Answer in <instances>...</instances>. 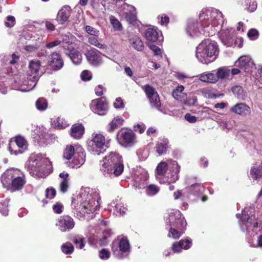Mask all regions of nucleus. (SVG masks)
<instances>
[{
  "instance_id": "57",
  "label": "nucleus",
  "mask_w": 262,
  "mask_h": 262,
  "mask_svg": "<svg viewBox=\"0 0 262 262\" xmlns=\"http://www.w3.org/2000/svg\"><path fill=\"white\" fill-rule=\"evenodd\" d=\"M92 77V73L88 70H84L81 74V78L83 81L90 80Z\"/></svg>"
},
{
  "instance_id": "51",
  "label": "nucleus",
  "mask_w": 262,
  "mask_h": 262,
  "mask_svg": "<svg viewBox=\"0 0 262 262\" xmlns=\"http://www.w3.org/2000/svg\"><path fill=\"white\" fill-rule=\"evenodd\" d=\"M111 256L110 251L106 249H102L99 251V258L103 260H107Z\"/></svg>"
},
{
  "instance_id": "21",
  "label": "nucleus",
  "mask_w": 262,
  "mask_h": 262,
  "mask_svg": "<svg viewBox=\"0 0 262 262\" xmlns=\"http://www.w3.org/2000/svg\"><path fill=\"white\" fill-rule=\"evenodd\" d=\"M90 64L94 66H98L102 62L101 53L94 48L88 50L85 54Z\"/></svg>"
},
{
  "instance_id": "36",
  "label": "nucleus",
  "mask_w": 262,
  "mask_h": 262,
  "mask_svg": "<svg viewBox=\"0 0 262 262\" xmlns=\"http://www.w3.org/2000/svg\"><path fill=\"white\" fill-rule=\"evenodd\" d=\"M123 122L124 120L122 117L119 116L115 117L108 125L107 131L110 133L114 132L116 128L122 125Z\"/></svg>"
},
{
  "instance_id": "52",
  "label": "nucleus",
  "mask_w": 262,
  "mask_h": 262,
  "mask_svg": "<svg viewBox=\"0 0 262 262\" xmlns=\"http://www.w3.org/2000/svg\"><path fill=\"white\" fill-rule=\"evenodd\" d=\"M85 30L89 35L96 37H98L100 34L98 30L88 25L85 27Z\"/></svg>"
},
{
  "instance_id": "11",
  "label": "nucleus",
  "mask_w": 262,
  "mask_h": 262,
  "mask_svg": "<svg viewBox=\"0 0 262 262\" xmlns=\"http://www.w3.org/2000/svg\"><path fill=\"white\" fill-rule=\"evenodd\" d=\"M108 147V142L100 134H93L92 139L88 142V150L94 155L104 153Z\"/></svg>"
},
{
  "instance_id": "5",
  "label": "nucleus",
  "mask_w": 262,
  "mask_h": 262,
  "mask_svg": "<svg viewBox=\"0 0 262 262\" xmlns=\"http://www.w3.org/2000/svg\"><path fill=\"white\" fill-rule=\"evenodd\" d=\"M100 171L105 177H118L124 169L122 157L119 154L111 152L101 161Z\"/></svg>"
},
{
  "instance_id": "43",
  "label": "nucleus",
  "mask_w": 262,
  "mask_h": 262,
  "mask_svg": "<svg viewBox=\"0 0 262 262\" xmlns=\"http://www.w3.org/2000/svg\"><path fill=\"white\" fill-rule=\"evenodd\" d=\"M96 36H94L93 37H90L88 38V42L91 45H93L99 49H106V46L104 44L100 42L99 40H98L97 38L96 37Z\"/></svg>"
},
{
  "instance_id": "33",
  "label": "nucleus",
  "mask_w": 262,
  "mask_h": 262,
  "mask_svg": "<svg viewBox=\"0 0 262 262\" xmlns=\"http://www.w3.org/2000/svg\"><path fill=\"white\" fill-rule=\"evenodd\" d=\"M249 177L253 180H257L262 177V163L255 164L251 167Z\"/></svg>"
},
{
  "instance_id": "13",
  "label": "nucleus",
  "mask_w": 262,
  "mask_h": 262,
  "mask_svg": "<svg viewBox=\"0 0 262 262\" xmlns=\"http://www.w3.org/2000/svg\"><path fill=\"white\" fill-rule=\"evenodd\" d=\"M143 89L149 101L150 107L157 110L162 113L166 114V110L161 108V103L156 89L149 84L145 85L143 87Z\"/></svg>"
},
{
  "instance_id": "64",
  "label": "nucleus",
  "mask_w": 262,
  "mask_h": 262,
  "mask_svg": "<svg viewBox=\"0 0 262 262\" xmlns=\"http://www.w3.org/2000/svg\"><path fill=\"white\" fill-rule=\"evenodd\" d=\"M122 7L124 9L128 11L127 12L137 13L136 8L133 5L125 3L123 4Z\"/></svg>"
},
{
  "instance_id": "24",
  "label": "nucleus",
  "mask_w": 262,
  "mask_h": 262,
  "mask_svg": "<svg viewBox=\"0 0 262 262\" xmlns=\"http://www.w3.org/2000/svg\"><path fill=\"white\" fill-rule=\"evenodd\" d=\"M192 246V240L189 238L182 239L178 242H174L172 245L171 249L174 253H180L182 249L187 250Z\"/></svg>"
},
{
  "instance_id": "40",
  "label": "nucleus",
  "mask_w": 262,
  "mask_h": 262,
  "mask_svg": "<svg viewBox=\"0 0 262 262\" xmlns=\"http://www.w3.org/2000/svg\"><path fill=\"white\" fill-rule=\"evenodd\" d=\"M144 189H145L146 194L149 196H153L156 195L160 191V187L153 184H147Z\"/></svg>"
},
{
  "instance_id": "22",
  "label": "nucleus",
  "mask_w": 262,
  "mask_h": 262,
  "mask_svg": "<svg viewBox=\"0 0 262 262\" xmlns=\"http://www.w3.org/2000/svg\"><path fill=\"white\" fill-rule=\"evenodd\" d=\"M119 143L123 146H132L136 142V136L132 130L125 131L121 133Z\"/></svg>"
},
{
  "instance_id": "17",
  "label": "nucleus",
  "mask_w": 262,
  "mask_h": 262,
  "mask_svg": "<svg viewBox=\"0 0 262 262\" xmlns=\"http://www.w3.org/2000/svg\"><path fill=\"white\" fill-rule=\"evenodd\" d=\"M91 110L100 116L105 115L108 111V103L104 98L93 100L90 104Z\"/></svg>"
},
{
  "instance_id": "30",
  "label": "nucleus",
  "mask_w": 262,
  "mask_h": 262,
  "mask_svg": "<svg viewBox=\"0 0 262 262\" xmlns=\"http://www.w3.org/2000/svg\"><path fill=\"white\" fill-rule=\"evenodd\" d=\"M169 141L166 138L159 139L155 147L156 151L159 156L165 154L168 148Z\"/></svg>"
},
{
  "instance_id": "55",
  "label": "nucleus",
  "mask_w": 262,
  "mask_h": 262,
  "mask_svg": "<svg viewBox=\"0 0 262 262\" xmlns=\"http://www.w3.org/2000/svg\"><path fill=\"white\" fill-rule=\"evenodd\" d=\"M7 21L5 22V25L8 28L13 27L15 24V18L12 15H9L7 17Z\"/></svg>"
},
{
  "instance_id": "4",
  "label": "nucleus",
  "mask_w": 262,
  "mask_h": 262,
  "mask_svg": "<svg viewBox=\"0 0 262 262\" xmlns=\"http://www.w3.org/2000/svg\"><path fill=\"white\" fill-rule=\"evenodd\" d=\"M219 53V46L214 41L204 40L196 47L195 57L203 64H208L215 61Z\"/></svg>"
},
{
  "instance_id": "42",
  "label": "nucleus",
  "mask_w": 262,
  "mask_h": 262,
  "mask_svg": "<svg viewBox=\"0 0 262 262\" xmlns=\"http://www.w3.org/2000/svg\"><path fill=\"white\" fill-rule=\"evenodd\" d=\"M181 102L184 105L191 106H194L197 102V97L195 96H189L188 97L186 96V97H183Z\"/></svg>"
},
{
  "instance_id": "54",
  "label": "nucleus",
  "mask_w": 262,
  "mask_h": 262,
  "mask_svg": "<svg viewBox=\"0 0 262 262\" xmlns=\"http://www.w3.org/2000/svg\"><path fill=\"white\" fill-rule=\"evenodd\" d=\"M55 125L59 128H64L66 127L68 124L64 119L59 117L56 119Z\"/></svg>"
},
{
  "instance_id": "26",
  "label": "nucleus",
  "mask_w": 262,
  "mask_h": 262,
  "mask_svg": "<svg viewBox=\"0 0 262 262\" xmlns=\"http://www.w3.org/2000/svg\"><path fill=\"white\" fill-rule=\"evenodd\" d=\"M49 62L50 66L55 71L60 70L63 66V61L60 55L56 52L51 55Z\"/></svg>"
},
{
  "instance_id": "39",
  "label": "nucleus",
  "mask_w": 262,
  "mask_h": 262,
  "mask_svg": "<svg viewBox=\"0 0 262 262\" xmlns=\"http://www.w3.org/2000/svg\"><path fill=\"white\" fill-rule=\"evenodd\" d=\"M184 90V87L183 85H180L177 86L172 92V97L176 100L181 101L183 97H186V94L183 92Z\"/></svg>"
},
{
  "instance_id": "58",
  "label": "nucleus",
  "mask_w": 262,
  "mask_h": 262,
  "mask_svg": "<svg viewBox=\"0 0 262 262\" xmlns=\"http://www.w3.org/2000/svg\"><path fill=\"white\" fill-rule=\"evenodd\" d=\"M220 125L223 129H227L228 131L231 129L233 127L232 125L230 123V121L226 120H222L220 123Z\"/></svg>"
},
{
  "instance_id": "50",
  "label": "nucleus",
  "mask_w": 262,
  "mask_h": 262,
  "mask_svg": "<svg viewBox=\"0 0 262 262\" xmlns=\"http://www.w3.org/2000/svg\"><path fill=\"white\" fill-rule=\"evenodd\" d=\"M8 207V201L5 200L0 203V212L4 216H7L8 215L9 210Z\"/></svg>"
},
{
  "instance_id": "1",
  "label": "nucleus",
  "mask_w": 262,
  "mask_h": 262,
  "mask_svg": "<svg viewBox=\"0 0 262 262\" xmlns=\"http://www.w3.org/2000/svg\"><path fill=\"white\" fill-rule=\"evenodd\" d=\"M186 32L191 37H198L201 34L212 36L217 32L221 41L226 47L236 45L239 48L243 47V39L242 37L235 38L234 29L224 26L222 13L214 8L202 9L199 15V21L189 20Z\"/></svg>"
},
{
  "instance_id": "20",
  "label": "nucleus",
  "mask_w": 262,
  "mask_h": 262,
  "mask_svg": "<svg viewBox=\"0 0 262 262\" xmlns=\"http://www.w3.org/2000/svg\"><path fill=\"white\" fill-rule=\"evenodd\" d=\"M180 166L177 163V167H170L162 179H160L161 184L175 183L179 178Z\"/></svg>"
},
{
  "instance_id": "14",
  "label": "nucleus",
  "mask_w": 262,
  "mask_h": 262,
  "mask_svg": "<svg viewBox=\"0 0 262 262\" xmlns=\"http://www.w3.org/2000/svg\"><path fill=\"white\" fill-rule=\"evenodd\" d=\"M204 190L205 187L201 183L192 184L183 190V198L195 201L203 194Z\"/></svg>"
},
{
  "instance_id": "49",
  "label": "nucleus",
  "mask_w": 262,
  "mask_h": 262,
  "mask_svg": "<svg viewBox=\"0 0 262 262\" xmlns=\"http://www.w3.org/2000/svg\"><path fill=\"white\" fill-rule=\"evenodd\" d=\"M84 238L81 235H77L73 239L74 243L77 248L82 249L84 247Z\"/></svg>"
},
{
  "instance_id": "35",
  "label": "nucleus",
  "mask_w": 262,
  "mask_h": 262,
  "mask_svg": "<svg viewBox=\"0 0 262 262\" xmlns=\"http://www.w3.org/2000/svg\"><path fill=\"white\" fill-rule=\"evenodd\" d=\"M232 91L236 98L240 100H245L247 97V94L242 86L234 85L232 88Z\"/></svg>"
},
{
  "instance_id": "46",
  "label": "nucleus",
  "mask_w": 262,
  "mask_h": 262,
  "mask_svg": "<svg viewBox=\"0 0 262 262\" xmlns=\"http://www.w3.org/2000/svg\"><path fill=\"white\" fill-rule=\"evenodd\" d=\"M137 155L140 160L144 161L149 156V150L147 148H140L137 151Z\"/></svg>"
},
{
  "instance_id": "41",
  "label": "nucleus",
  "mask_w": 262,
  "mask_h": 262,
  "mask_svg": "<svg viewBox=\"0 0 262 262\" xmlns=\"http://www.w3.org/2000/svg\"><path fill=\"white\" fill-rule=\"evenodd\" d=\"M69 55L74 64L78 65L81 63L82 55L80 52L76 50H72L70 51Z\"/></svg>"
},
{
  "instance_id": "47",
  "label": "nucleus",
  "mask_w": 262,
  "mask_h": 262,
  "mask_svg": "<svg viewBox=\"0 0 262 262\" xmlns=\"http://www.w3.org/2000/svg\"><path fill=\"white\" fill-rule=\"evenodd\" d=\"M61 249L62 252L64 254H71L73 252L74 246L71 243L67 242L62 245Z\"/></svg>"
},
{
  "instance_id": "29",
  "label": "nucleus",
  "mask_w": 262,
  "mask_h": 262,
  "mask_svg": "<svg viewBox=\"0 0 262 262\" xmlns=\"http://www.w3.org/2000/svg\"><path fill=\"white\" fill-rule=\"evenodd\" d=\"M110 207L114 208L113 213L116 216L123 215L126 210V207L120 199H116L113 201L110 204Z\"/></svg>"
},
{
  "instance_id": "27",
  "label": "nucleus",
  "mask_w": 262,
  "mask_h": 262,
  "mask_svg": "<svg viewBox=\"0 0 262 262\" xmlns=\"http://www.w3.org/2000/svg\"><path fill=\"white\" fill-rule=\"evenodd\" d=\"M148 174L147 171H143L139 174H136L134 178V186L136 188L143 189L147 184Z\"/></svg>"
},
{
  "instance_id": "59",
  "label": "nucleus",
  "mask_w": 262,
  "mask_h": 262,
  "mask_svg": "<svg viewBox=\"0 0 262 262\" xmlns=\"http://www.w3.org/2000/svg\"><path fill=\"white\" fill-rule=\"evenodd\" d=\"M247 35L250 39L255 40L258 37V32L256 29H251L248 31Z\"/></svg>"
},
{
  "instance_id": "32",
  "label": "nucleus",
  "mask_w": 262,
  "mask_h": 262,
  "mask_svg": "<svg viewBox=\"0 0 262 262\" xmlns=\"http://www.w3.org/2000/svg\"><path fill=\"white\" fill-rule=\"evenodd\" d=\"M199 80L206 83H214L217 81V76L214 73V71L211 72H204L199 75Z\"/></svg>"
},
{
  "instance_id": "15",
  "label": "nucleus",
  "mask_w": 262,
  "mask_h": 262,
  "mask_svg": "<svg viewBox=\"0 0 262 262\" xmlns=\"http://www.w3.org/2000/svg\"><path fill=\"white\" fill-rule=\"evenodd\" d=\"M14 145L11 142L9 144V151L11 155L17 156L24 153L28 149V144L26 139L21 136H17L15 138Z\"/></svg>"
},
{
  "instance_id": "3",
  "label": "nucleus",
  "mask_w": 262,
  "mask_h": 262,
  "mask_svg": "<svg viewBox=\"0 0 262 262\" xmlns=\"http://www.w3.org/2000/svg\"><path fill=\"white\" fill-rule=\"evenodd\" d=\"M1 180L4 187L11 192L20 190L26 183L24 173L15 168L7 169L2 174Z\"/></svg>"
},
{
  "instance_id": "45",
  "label": "nucleus",
  "mask_w": 262,
  "mask_h": 262,
  "mask_svg": "<svg viewBox=\"0 0 262 262\" xmlns=\"http://www.w3.org/2000/svg\"><path fill=\"white\" fill-rule=\"evenodd\" d=\"M36 106L39 111H45L47 108L48 103L47 100L43 98L38 99L36 102Z\"/></svg>"
},
{
  "instance_id": "37",
  "label": "nucleus",
  "mask_w": 262,
  "mask_h": 262,
  "mask_svg": "<svg viewBox=\"0 0 262 262\" xmlns=\"http://www.w3.org/2000/svg\"><path fill=\"white\" fill-rule=\"evenodd\" d=\"M59 177L62 179L60 184V190L62 193L67 191L69 186V174L67 172H63L59 174Z\"/></svg>"
},
{
  "instance_id": "2",
  "label": "nucleus",
  "mask_w": 262,
  "mask_h": 262,
  "mask_svg": "<svg viewBox=\"0 0 262 262\" xmlns=\"http://www.w3.org/2000/svg\"><path fill=\"white\" fill-rule=\"evenodd\" d=\"M100 200L97 189L89 187L82 188L79 193L73 198L72 208L77 217H83L85 214H93L99 209Z\"/></svg>"
},
{
  "instance_id": "10",
  "label": "nucleus",
  "mask_w": 262,
  "mask_h": 262,
  "mask_svg": "<svg viewBox=\"0 0 262 262\" xmlns=\"http://www.w3.org/2000/svg\"><path fill=\"white\" fill-rule=\"evenodd\" d=\"M111 248L114 256L120 259L126 257L130 252L129 241L124 236L116 238L112 244Z\"/></svg>"
},
{
  "instance_id": "7",
  "label": "nucleus",
  "mask_w": 262,
  "mask_h": 262,
  "mask_svg": "<svg viewBox=\"0 0 262 262\" xmlns=\"http://www.w3.org/2000/svg\"><path fill=\"white\" fill-rule=\"evenodd\" d=\"M236 216L239 219L238 223L241 230L250 236L254 235L258 228V223L255 221L253 209L251 207H246L242 214L237 213Z\"/></svg>"
},
{
  "instance_id": "53",
  "label": "nucleus",
  "mask_w": 262,
  "mask_h": 262,
  "mask_svg": "<svg viewBox=\"0 0 262 262\" xmlns=\"http://www.w3.org/2000/svg\"><path fill=\"white\" fill-rule=\"evenodd\" d=\"M137 13L125 12V17L130 24H134L137 20Z\"/></svg>"
},
{
  "instance_id": "38",
  "label": "nucleus",
  "mask_w": 262,
  "mask_h": 262,
  "mask_svg": "<svg viewBox=\"0 0 262 262\" xmlns=\"http://www.w3.org/2000/svg\"><path fill=\"white\" fill-rule=\"evenodd\" d=\"M145 37L148 41L155 42L158 39L159 34L156 29L148 28L145 32Z\"/></svg>"
},
{
  "instance_id": "6",
  "label": "nucleus",
  "mask_w": 262,
  "mask_h": 262,
  "mask_svg": "<svg viewBox=\"0 0 262 262\" xmlns=\"http://www.w3.org/2000/svg\"><path fill=\"white\" fill-rule=\"evenodd\" d=\"M166 224L168 230V236L177 239L183 234L187 223L180 211L172 210L169 213L168 218L166 220Z\"/></svg>"
},
{
  "instance_id": "18",
  "label": "nucleus",
  "mask_w": 262,
  "mask_h": 262,
  "mask_svg": "<svg viewBox=\"0 0 262 262\" xmlns=\"http://www.w3.org/2000/svg\"><path fill=\"white\" fill-rule=\"evenodd\" d=\"M74 219L69 215H62L60 216L56 223V226L62 232H69L75 226Z\"/></svg>"
},
{
  "instance_id": "56",
  "label": "nucleus",
  "mask_w": 262,
  "mask_h": 262,
  "mask_svg": "<svg viewBox=\"0 0 262 262\" xmlns=\"http://www.w3.org/2000/svg\"><path fill=\"white\" fill-rule=\"evenodd\" d=\"M159 23L161 25H167L169 21V17L166 14H163L161 16H159L157 17Z\"/></svg>"
},
{
  "instance_id": "23",
  "label": "nucleus",
  "mask_w": 262,
  "mask_h": 262,
  "mask_svg": "<svg viewBox=\"0 0 262 262\" xmlns=\"http://www.w3.org/2000/svg\"><path fill=\"white\" fill-rule=\"evenodd\" d=\"M230 111L243 117L250 115L251 113L250 107L245 103H238L235 104L230 108Z\"/></svg>"
},
{
  "instance_id": "60",
  "label": "nucleus",
  "mask_w": 262,
  "mask_h": 262,
  "mask_svg": "<svg viewBox=\"0 0 262 262\" xmlns=\"http://www.w3.org/2000/svg\"><path fill=\"white\" fill-rule=\"evenodd\" d=\"M54 212L57 214H60L63 211V205L61 203H57L52 207Z\"/></svg>"
},
{
  "instance_id": "8",
  "label": "nucleus",
  "mask_w": 262,
  "mask_h": 262,
  "mask_svg": "<svg viewBox=\"0 0 262 262\" xmlns=\"http://www.w3.org/2000/svg\"><path fill=\"white\" fill-rule=\"evenodd\" d=\"M51 165L50 160L40 154L32 155L26 164L28 170L32 176L40 177Z\"/></svg>"
},
{
  "instance_id": "63",
  "label": "nucleus",
  "mask_w": 262,
  "mask_h": 262,
  "mask_svg": "<svg viewBox=\"0 0 262 262\" xmlns=\"http://www.w3.org/2000/svg\"><path fill=\"white\" fill-rule=\"evenodd\" d=\"M150 49L153 51L154 55L157 56H161V50L159 47L155 45H152L149 46Z\"/></svg>"
},
{
  "instance_id": "62",
  "label": "nucleus",
  "mask_w": 262,
  "mask_h": 262,
  "mask_svg": "<svg viewBox=\"0 0 262 262\" xmlns=\"http://www.w3.org/2000/svg\"><path fill=\"white\" fill-rule=\"evenodd\" d=\"M56 195V190L54 188H47L46 190V197L47 198L52 199H53Z\"/></svg>"
},
{
  "instance_id": "61",
  "label": "nucleus",
  "mask_w": 262,
  "mask_h": 262,
  "mask_svg": "<svg viewBox=\"0 0 262 262\" xmlns=\"http://www.w3.org/2000/svg\"><path fill=\"white\" fill-rule=\"evenodd\" d=\"M113 105L114 107L117 109L123 108L124 107L123 100L120 97L116 99L115 101L113 103Z\"/></svg>"
},
{
  "instance_id": "16",
  "label": "nucleus",
  "mask_w": 262,
  "mask_h": 262,
  "mask_svg": "<svg viewBox=\"0 0 262 262\" xmlns=\"http://www.w3.org/2000/svg\"><path fill=\"white\" fill-rule=\"evenodd\" d=\"M235 65L246 74H250L255 69V65L251 57L248 55L241 56L235 62Z\"/></svg>"
},
{
  "instance_id": "34",
  "label": "nucleus",
  "mask_w": 262,
  "mask_h": 262,
  "mask_svg": "<svg viewBox=\"0 0 262 262\" xmlns=\"http://www.w3.org/2000/svg\"><path fill=\"white\" fill-rule=\"evenodd\" d=\"M130 43L132 47L136 50L141 52L144 48L143 41L140 38L137 36H134L129 39Z\"/></svg>"
},
{
  "instance_id": "9",
  "label": "nucleus",
  "mask_w": 262,
  "mask_h": 262,
  "mask_svg": "<svg viewBox=\"0 0 262 262\" xmlns=\"http://www.w3.org/2000/svg\"><path fill=\"white\" fill-rule=\"evenodd\" d=\"M40 63L37 60H32L30 61L29 66V70L27 80L24 82L23 86H26V88L23 86L20 89L22 92H29L33 90L36 86L39 79L38 71L40 69Z\"/></svg>"
},
{
  "instance_id": "19",
  "label": "nucleus",
  "mask_w": 262,
  "mask_h": 262,
  "mask_svg": "<svg viewBox=\"0 0 262 262\" xmlns=\"http://www.w3.org/2000/svg\"><path fill=\"white\" fill-rule=\"evenodd\" d=\"M177 162L171 159L167 161H161L156 168V178L160 182L170 167H177Z\"/></svg>"
},
{
  "instance_id": "48",
  "label": "nucleus",
  "mask_w": 262,
  "mask_h": 262,
  "mask_svg": "<svg viewBox=\"0 0 262 262\" xmlns=\"http://www.w3.org/2000/svg\"><path fill=\"white\" fill-rule=\"evenodd\" d=\"M110 22L114 29L116 30L121 31L122 26L121 23L114 16H111L110 18Z\"/></svg>"
},
{
  "instance_id": "31",
  "label": "nucleus",
  "mask_w": 262,
  "mask_h": 262,
  "mask_svg": "<svg viewBox=\"0 0 262 262\" xmlns=\"http://www.w3.org/2000/svg\"><path fill=\"white\" fill-rule=\"evenodd\" d=\"M84 132V128L81 124H75L72 125L70 134L72 138L79 139L82 137Z\"/></svg>"
},
{
  "instance_id": "28",
  "label": "nucleus",
  "mask_w": 262,
  "mask_h": 262,
  "mask_svg": "<svg viewBox=\"0 0 262 262\" xmlns=\"http://www.w3.org/2000/svg\"><path fill=\"white\" fill-rule=\"evenodd\" d=\"M71 10L69 6L62 7L58 11L57 15V21L60 24H63L68 21L71 15Z\"/></svg>"
},
{
  "instance_id": "12",
  "label": "nucleus",
  "mask_w": 262,
  "mask_h": 262,
  "mask_svg": "<svg viewBox=\"0 0 262 262\" xmlns=\"http://www.w3.org/2000/svg\"><path fill=\"white\" fill-rule=\"evenodd\" d=\"M74 156L71 166L73 168H78L82 165L85 161V156L83 149L79 147L77 148L75 152V149L73 146H67L63 153V157L68 159H71Z\"/></svg>"
},
{
  "instance_id": "44",
  "label": "nucleus",
  "mask_w": 262,
  "mask_h": 262,
  "mask_svg": "<svg viewBox=\"0 0 262 262\" xmlns=\"http://www.w3.org/2000/svg\"><path fill=\"white\" fill-rule=\"evenodd\" d=\"M229 71L225 67H221L219 68L215 73L216 76H217V80L219 79H224L228 76Z\"/></svg>"
},
{
  "instance_id": "25",
  "label": "nucleus",
  "mask_w": 262,
  "mask_h": 262,
  "mask_svg": "<svg viewBox=\"0 0 262 262\" xmlns=\"http://www.w3.org/2000/svg\"><path fill=\"white\" fill-rule=\"evenodd\" d=\"M113 233L110 229H106L102 232L101 237H96L93 239V244L100 246H106L110 241Z\"/></svg>"
}]
</instances>
